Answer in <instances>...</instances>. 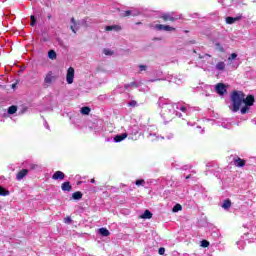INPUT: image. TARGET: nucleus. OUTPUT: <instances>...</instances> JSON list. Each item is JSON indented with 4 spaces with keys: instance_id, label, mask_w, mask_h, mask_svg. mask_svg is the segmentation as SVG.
<instances>
[{
    "instance_id": "f257e3e1",
    "label": "nucleus",
    "mask_w": 256,
    "mask_h": 256,
    "mask_svg": "<svg viewBox=\"0 0 256 256\" xmlns=\"http://www.w3.org/2000/svg\"><path fill=\"white\" fill-rule=\"evenodd\" d=\"M231 102L232 106H230V109L232 113H237V111L240 110V113L242 115H245V113L249 111L250 107H253L255 103V96L248 95L245 98V93L241 91H234L231 94ZM243 103L245 106L241 108V105H243Z\"/></svg>"
},
{
    "instance_id": "f03ea898",
    "label": "nucleus",
    "mask_w": 256,
    "mask_h": 256,
    "mask_svg": "<svg viewBox=\"0 0 256 256\" xmlns=\"http://www.w3.org/2000/svg\"><path fill=\"white\" fill-rule=\"evenodd\" d=\"M161 117L164 119L165 123H169L170 121H173L175 117H183V115L175 110V104H163Z\"/></svg>"
},
{
    "instance_id": "7ed1b4c3",
    "label": "nucleus",
    "mask_w": 256,
    "mask_h": 256,
    "mask_svg": "<svg viewBox=\"0 0 256 256\" xmlns=\"http://www.w3.org/2000/svg\"><path fill=\"white\" fill-rule=\"evenodd\" d=\"M71 23L72 25L70 26V29L73 31V33H77L80 27H91L94 21L93 19L86 17L84 19L79 20L78 22H75V18H71Z\"/></svg>"
},
{
    "instance_id": "20e7f679",
    "label": "nucleus",
    "mask_w": 256,
    "mask_h": 256,
    "mask_svg": "<svg viewBox=\"0 0 256 256\" xmlns=\"http://www.w3.org/2000/svg\"><path fill=\"white\" fill-rule=\"evenodd\" d=\"M74 79H75V69L73 67H69L66 74V81L68 85L73 84Z\"/></svg>"
},
{
    "instance_id": "39448f33",
    "label": "nucleus",
    "mask_w": 256,
    "mask_h": 256,
    "mask_svg": "<svg viewBox=\"0 0 256 256\" xmlns=\"http://www.w3.org/2000/svg\"><path fill=\"white\" fill-rule=\"evenodd\" d=\"M53 81H55V76H53V71H49L44 78V87H48Z\"/></svg>"
},
{
    "instance_id": "423d86ee",
    "label": "nucleus",
    "mask_w": 256,
    "mask_h": 256,
    "mask_svg": "<svg viewBox=\"0 0 256 256\" xmlns=\"http://www.w3.org/2000/svg\"><path fill=\"white\" fill-rule=\"evenodd\" d=\"M176 109H179V111H182V113H186V115H189L191 113L192 109L189 107L188 104H174Z\"/></svg>"
},
{
    "instance_id": "0eeeda50",
    "label": "nucleus",
    "mask_w": 256,
    "mask_h": 256,
    "mask_svg": "<svg viewBox=\"0 0 256 256\" xmlns=\"http://www.w3.org/2000/svg\"><path fill=\"white\" fill-rule=\"evenodd\" d=\"M161 18L163 19V21H177V19H181V17L179 16H175V13H166L163 14L161 16Z\"/></svg>"
},
{
    "instance_id": "6e6552de",
    "label": "nucleus",
    "mask_w": 256,
    "mask_h": 256,
    "mask_svg": "<svg viewBox=\"0 0 256 256\" xmlns=\"http://www.w3.org/2000/svg\"><path fill=\"white\" fill-rule=\"evenodd\" d=\"M241 19H243V15H241V14H239L236 17L228 16V17H226V23L228 25H233V23H236V21H241Z\"/></svg>"
},
{
    "instance_id": "1a4fd4ad",
    "label": "nucleus",
    "mask_w": 256,
    "mask_h": 256,
    "mask_svg": "<svg viewBox=\"0 0 256 256\" xmlns=\"http://www.w3.org/2000/svg\"><path fill=\"white\" fill-rule=\"evenodd\" d=\"M155 29H157L158 31H175L174 27L163 24H156Z\"/></svg>"
},
{
    "instance_id": "9d476101",
    "label": "nucleus",
    "mask_w": 256,
    "mask_h": 256,
    "mask_svg": "<svg viewBox=\"0 0 256 256\" xmlns=\"http://www.w3.org/2000/svg\"><path fill=\"white\" fill-rule=\"evenodd\" d=\"M215 91L218 95H225V93H227V88H225V84L220 83L215 86Z\"/></svg>"
},
{
    "instance_id": "9b49d317",
    "label": "nucleus",
    "mask_w": 256,
    "mask_h": 256,
    "mask_svg": "<svg viewBox=\"0 0 256 256\" xmlns=\"http://www.w3.org/2000/svg\"><path fill=\"white\" fill-rule=\"evenodd\" d=\"M28 173H29L28 169H22L21 171H19L16 175L17 181H21L22 179H25V177H27Z\"/></svg>"
},
{
    "instance_id": "f8f14e48",
    "label": "nucleus",
    "mask_w": 256,
    "mask_h": 256,
    "mask_svg": "<svg viewBox=\"0 0 256 256\" xmlns=\"http://www.w3.org/2000/svg\"><path fill=\"white\" fill-rule=\"evenodd\" d=\"M52 179H54V181H63V179H65V173H63L62 171H56L53 174Z\"/></svg>"
},
{
    "instance_id": "ddd939ff",
    "label": "nucleus",
    "mask_w": 256,
    "mask_h": 256,
    "mask_svg": "<svg viewBox=\"0 0 256 256\" xmlns=\"http://www.w3.org/2000/svg\"><path fill=\"white\" fill-rule=\"evenodd\" d=\"M233 162L236 167H245V160L241 159L239 156H235Z\"/></svg>"
},
{
    "instance_id": "4468645a",
    "label": "nucleus",
    "mask_w": 256,
    "mask_h": 256,
    "mask_svg": "<svg viewBox=\"0 0 256 256\" xmlns=\"http://www.w3.org/2000/svg\"><path fill=\"white\" fill-rule=\"evenodd\" d=\"M226 64L223 61L217 62L215 65L216 71H219L220 73H223L225 71Z\"/></svg>"
},
{
    "instance_id": "2eb2a0df",
    "label": "nucleus",
    "mask_w": 256,
    "mask_h": 256,
    "mask_svg": "<svg viewBox=\"0 0 256 256\" xmlns=\"http://www.w3.org/2000/svg\"><path fill=\"white\" fill-rule=\"evenodd\" d=\"M127 133L119 134L114 137L115 143H121V141H124V139H127Z\"/></svg>"
},
{
    "instance_id": "dca6fc26",
    "label": "nucleus",
    "mask_w": 256,
    "mask_h": 256,
    "mask_svg": "<svg viewBox=\"0 0 256 256\" xmlns=\"http://www.w3.org/2000/svg\"><path fill=\"white\" fill-rule=\"evenodd\" d=\"M133 16L136 17V15H139V11H133V10H126L124 11V13L122 14V17H129V16Z\"/></svg>"
},
{
    "instance_id": "f3484780",
    "label": "nucleus",
    "mask_w": 256,
    "mask_h": 256,
    "mask_svg": "<svg viewBox=\"0 0 256 256\" xmlns=\"http://www.w3.org/2000/svg\"><path fill=\"white\" fill-rule=\"evenodd\" d=\"M130 135H138L139 134V126L133 125L129 128Z\"/></svg>"
},
{
    "instance_id": "a211bd4d",
    "label": "nucleus",
    "mask_w": 256,
    "mask_h": 256,
    "mask_svg": "<svg viewBox=\"0 0 256 256\" xmlns=\"http://www.w3.org/2000/svg\"><path fill=\"white\" fill-rule=\"evenodd\" d=\"M98 233L102 235V237H109V235H111V232H109L107 228H99Z\"/></svg>"
},
{
    "instance_id": "6ab92c4d",
    "label": "nucleus",
    "mask_w": 256,
    "mask_h": 256,
    "mask_svg": "<svg viewBox=\"0 0 256 256\" xmlns=\"http://www.w3.org/2000/svg\"><path fill=\"white\" fill-rule=\"evenodd\" d=\"M105 31H121V26L119 25L106 26Z\"/></svg>"
},
{
    "instance_id": "aec40b11",
    "label": "nucleus",
    "mask_w": 256,
    "mask_h": 256,
    "mask_svg": "<svg viewBox=\"0 0 256 256\" xmlns=\"http://www.w3.org/2000/svg\"><path fill=\"white\" fill-rule=\"evenodd\" d=\"M61 189L62 191H68V192L71 191L72 189L71 182L62 183Z\"/></svg>"
},
{
    "instance_id": "412c9836",
    "label": "nucleus",
    "mask_w": 256,
    "mask_h": 256,
    "mask_svg": "<svg viewBox=\"0 0 256 256\" xmlns=\"http://www.w3.org/2000/svg\"><path fill=\"white\" fill-rule=\"evenodd\" d=\"M72 198H73L75 201H79V199H83V193H81L80 191L74 192V193L72 194Z\"/></svg>"
},
{
    "instance_id": "4be33fe9",
    "label": "nucleus",
    "mask_w": 256,
    "mask_h": 256,
    "mask_svg": "<svg viewBox=\"0 0 256 256\" xmlns=\"http://www.w3.org/2000/svg\"><path fill=\"white\" fill-rule=\"evenodd\" d=\"M219 3L223 5V7H231L233 4V0H218Z\"/></svg>"
},
{
    "instance_id": "5701e85b",
    "label": "nucleus",
    "mask_w": 256,
    "mask_h": 256,
    "mask_svg": "<svg viewBox=\"0 0 256 256\" xmlns=\"http://www.w3.org/2000/svg\"><path fill=\"white\" fill-rule=\"evenodd\" d=\"M222 209H231V200L226 199L224 200L223 204H222Z\"/></svg>"
},
{
    "instance_id": "b1692460",
    "label": "nucleus",
    "mask_w": 256,
    "mask_h": 256,
    "mask_svg": "<svg viewBox=\"0 0 256 256\" xmlns=\"http://www.w3.org/2000/svg\"><path fill=\"white\" fill-rule=\"evenodd\" d=\"M48 57L49 59H52V61L57 59V52H55V50H49Z\"/></svg>"
},
{
    "instance_id": "393cba45",
    "label": "nucleus",
    "mask_w": 256,
    "mask_h": 256,
    "mask_svg": "<svg viewBox=\"0 0 256 256\" xmlns=\"http://www.w3.org/2000/svg\"><path fill=\"white\" fill-rule=\"evenodd\" d=\"M151 217H153V213L149 210H145L142 215V219H151Z\"/></svg>"
},
{
    "instance_id": "a878e982",
    "label": "nucleus",
    "mask_w": 256,
    "mask_h": 256,
    "mask_svg": "<svg viewBox=\"0 0 256 256\" xmlns=\"http://www.w3.org/2000/svg\"><path fill=\"white\" fill-rule=\"evenodd\" d=\"M7 195H9V190L0 186V196L1 197H7Z\"/></svg>"
},
{
    "instance_id": "bb28decb",
    "label": "nucleus",
    "mask_w": 256,
    "mask_h": 256,
    "mask_svg": "<svg viewBox=\"0 0 256 256\" xmlns=\"http://www.w3.org/2000/svg\"><path fill=\"white\" fill-rule=\"evenodd\" d=\"M182 209H183V206H181V204H176L172 208V211H173V213H179V211H182Z\"/></svg>"
},
{
    "instance_id": "cd10ccee",
    "label": "nucleus",
    "mask_w": 256,
    "mask_h": 256,
    "mask_svg": "<svg viewBox=\"0 0 256 256\" xmlns=\"http://www.w3.org/2000/svg\"><path fill=\"white\" fill-rule=\"evenodd\" d=\"M15 113H17V106H10L8 108V114L9 115H15Z\"/></svg>"
},
{
    "instance_id": "c85d7f7f",
    "label": "nucleus",
    "mask_w": 256,
    "mask_h": 256,
    "mask_svg": "<svg viewBox=\"0 0 256 256\" xmlns=\"http://www.w3.org/2000/svg\"><path fill=\"white\" fill-rule=\"evenodd\" d=\"M28 169H30V171H37L38 169H41V166L37 164H29Z\"/></svg>"
},
{
    "instance_id": "c756f323",
    "label": "nucleus",
    "mask_w": 256,
    "mask_h": 256,
    "mask_svg": "<svg viewBox=\"0 0 256 256\" xmlns=\"http://www.w3.org/2000/svg\"><path fill=\"white\" fill-rule=\"evenodd\" d=\"M215 47L217 51H220V53H225V48L223 47V45H221V43H216Z\"/></svg>"
},
{
    "instance_id": "7c9ffc66",
    "label": "nucleus",
    "mask_w": 256,
    "mask_h": 256,
    "mask_svg": "<svg viewBox=\"0 0 256 256\" xmlns=\"http://www.w3.org/2000/svg\"><path fill=\"white\" fill-rule=\"evenodd\" d=\"M81 113H82V115H89V113H91V108H89V107H82Z\"/></svg>"
},
{
    "instance_id": "2f4dec72",
    "label": "nucleus",
    "mask_w": 256,
    "mask_h": 256,
    "mask_svg": "<svg viewBox=\"0 0 256 256\" xmlns=\"http://www.w3.org/2000/svg\"><path fill=\"white\" fill-rule=\"evenodd\" d=\"M148 139H150V141H157V139H159V136H157L156 133H150L148 135Z\"/></svg>"
},
{
    "instance_id": "473e14b6",
    "label": "nucleus",
    "mask_w": 256,
    "mask_h": 256,
    "mask_svg": "<svg viewBox=\"0 0 256 256\" xmlns=\"http://www.w3.org/2000/svg\"><path fill=\"white\" fill-rule=\"evenodd\" d=\"M129 87H139V83H137V82H131V83H129V84H125V85H124V88H125V89H129Z\"/></svg>"
},
{
    "instance_id": "72a5a7b5",
    "label": "nucleus",
    "mask_w": 256,
    "mask_h": 256,
    "mask_svg": "<svg viewBox=\"0 0 256 256\" xmlns=\"http://www.w3.org/2000/svg\"><path fill=\"white\" fill-rule=\"evenodd\" d=\"M237 245H238V249H241V250L245 249V241L240 240L237 242Z\"/></svg>"
},
{
    "instance_id": "f704fd0d",
    "label": "nucleus",
    "mask_w": 256,
    "mask_h": 256,
    "mask_svg": "<svg viewBox=\"0 0 256 256\" xmlns=\"http://www.w3.org/2000/svg\"><path fill=\"white\" fill-rule=\"evenodd\" d=\"M30 19H31V27H35V25H37V18H35L33 15L30 16Z\"/></svg>"
},
{
    "instance_id": "c9c22d12",
    "label": "nucleus",
    "mask_w": 256,
    "mask_h": 256,
    "mask_svg": "<svg viewBox=\"0 0 256 256\" xmlns=\"http://www.w3.org/2000/svg\"><path fill=\"white\" fill-rule=\"evenodd\" d=\"M234 59H237V53H232L229 58H228V62L231 64V62L234 60Z\"/></svg>"
},
{
    "instance_id": "e433bc0d",
    "label": "nucleus",
    "mask_w": 256,
    "mask_h": 256,
    "mask_svg": "<svg viewBox=\"0 0 256 256\" xmlns=\"http://www.w3.org/2000/svg\"><path fill=\"white\" fill-rule=\"evenodd\" d=\"M128 107H137V101L131 100V101L128 103Z\"/></svg>"
},
{
    "instance_id": "4c0bfd02",
    "label": "nucleus",
    "mask_w": 256,
    "mask_h": 256,
    "mask_svg": "<svg viewBox=\"0 0 256 256\" xmlns=\"http://www.w3.org/2000/svg\"><path fill=\"white\" fill-rule=\"evenodd\" d=\"M103 53H104V55H113V51H111L110 49H107V48H105L103 50Z\"/></svg>"
},
{
    "instance_id": "58836bf2",
    "label": "nucleus",
    "mask_w": 256,
    "mask_h": 256,
    "mask_svg": "<svg viewBox=\"0 0 256 256\" xmlns=\"http://www.w3.org/2000/svg\"><path fill=\"white\" fill-rule=\"evenodd\" d=\"M199 59H209V58H211V55H209V54H204V55H201V54H199Z\"/></svg>"
},
{
    "instance_id": "ea45409f",
    "label": "nucleus",
    "mask_w": 256,
    "mask_h": 256,
    "mask_svg": "<svg viewBox=\"0 0 256 256\" xmlns=\"http://www.w3.org/2000/svg\"><path fill=\"white\" fill-rule=\"evenodd\" d=\"M136 185L139 187L141 185H145V180L140 179V180H136Z\"/></svg>"
},
{
    "instance_id": "a19ab883",
    "label": "nucleus",
    "mask_w": 256,
    "mask_h": 256,
    "mask_svg": "<svg viewBox=\"0 0 256 256\" xmlns=\"http://www.w3.org/2000/svg\"><path fill=\"white\" fill-rule=\"evenodd\" d=\"M201 247H209V241H207V240H202V241H201Z\"/></svg>"
},
{
    "instance_id": "79ce46f5",
    "label": "nucleus",
    "mask_w": 256,
    "mask_h": 256,
    "mask_svg": "<svg viewBox=\"0 0 256 256\" xmlns=\"http://www.w3.org/2000/svg\"><path fill=\"white\" fill-rule=\"evenodd\" d=\"M72 219H71V217H66L65 219H64V223H66L67 225H70V223H72Z\"/></svg>"
},
{
    "instance_id": "37998d69",
    "label": "nucleus",
    "mask_w": 256,
    "mask_h": 256,
    "mask_svg": "<svg viewBox=\"0 0 256 256\" xmlns=\"http://www.w3.org/2000/svg\"><path fill=\"white\" fill-rule=\"evenodd\" d=\"M138 67H139V69H140V73H141L142 71H147V65H139Z\"/></svg>"
},
{
    "instance_id": "c03bdc74",
    "label": "nucleus",
    "mask_w": 256,
    "mask_h": 256,
    "mask_svg": "<svg viewBox=\"0 0 256 256\" xmlns=\"http://www.w3.org/2000/svg\"><path fill=\"white\" fill-rule=\"evenodd\" d=\"M158 253L159 255H165V248L164 247L159 248Z\"/></svg>"
},
{
    "instance_id": "a18cd8bd",
    "label": "nucleus",
    "mask_w": 256,
    "mask_h": 256,
    "mask_svg": "<svg viewBox=\"0 0 256 256\" xmlns=\"http://www.w3.org/2000/svg\"><path fill=\"white\" fill-rule=\"evenodd\" d=\"M192 17H193L194 19H197V17H199V14H198V13H194V14L192 15Z\"/></svg>"
},
{
    "instance_id": "49530a36",
    "label": "nucleus",
    "mask_w": 256,
    "mask_h": 256,
    "mask_svg": "<svg viewBox=\"0 0 256 256\" xmlns=\"http://www.w3.org/2000/svg\"><path fill=\"white\" fill-rule=\"evenodd\" d=\"M44 126L46 127V129H49V123H47V121L44 122Z\"/></svg>"
},
{
    "instance_id": "de8ad7c7",
    "label": "nucleus",
    "mask_w": 256,
    "mask_h": 256,
    "mask_svg": "<svg viewBox=\"0 0 256 256\" xmlns=\"http://www.w3.org/2000/svg\"><path fill=\"white\" fill-rule=\"evenodd\" d=\"M167 139H173V134L168 135Z\"/></svg>"
},
{
    "instance_id": "09e8293b",
    "label": "nucleus",
    "mask_w": 256,
    "mask_h": 256,
    "mask_svg": "<svg viewBox=\"0 0 256 256\" xmlns=\"http://www.w3.org/2000/svg\"><path fill=\"white\" fill-rule=\"evenodd\" d=\"M239 67V64L234 65V69H237Z\"/></svg>"
},
{
    "instance_id": "8fccbe9b",
    "label": "nucleus",
    "mask_w": 256,
    "mask_h": 256,
    "mask_svg": "<svg viewBox=\"0 0 256 256\" xmlns=\"http://www.w3.org/2000/svg\"><path fill=\"white\" fill-rule=\"evenodd\" d=\"M186 179H191V175L186 176Z\"/></svg>"
},
{
    "instance_id": "3c124183",
    "label": "nucleus",
    "mask_w": 256,
    "mask_h": 256,
    "mask_svg": "<svg viewBox=\"0 0 256 256\" xmlns=\"http://www.w3.org/2000/svg\"><path fill=\"white\" fill-rule=\"evenodd\" d=\"M90 183H95V179H91Z\"/></svg>"
},
{
    "instance_id": "603ef678",
    "label": "nucleus",
    "mask_w": 256,
    "mask_h": 256,
    "mask_svg": "<svg viewBox=\"0 0 256 256\" xmlns=\"http://www.w3.org/2000/svg\"><path fill=\"white\" fill-rule=\"evenodd\" d=\"M136 25H141V22H137Z\"/></svg>"
},
{
    "instance_id": "864d4df0",
    "label": "nucleus",
    "mask_w": 256,
    "mask_h": 256,
    "mask_svg": "<svg viewBox=\"0 0 256 256\" xmlns=\"http://www.w3.org/2000/svg\"><path fill=\"white\" fill-rule=\"evenodd\" d=\"M48 19H51V15H48Z\"/></svg>"
},
{
    "instance_id": "5fc2aeb1",
    "label": "nucleus",
    "mask_w": 256,
    "mask_h": 256,
    "mask_svg": "<svg viewBox=\"0 0 256 256\" xmlns=\"http://www.w3.org/2000/svg\"><path fill=\"white\" fill-rule=\"evenodd\" d=\"M194 53H197V51H196V50H194Z\"/></svg>"
},
{
    "instance_id": "6e6d98bb",
    "label": "nucleus",
    "mask_w": 256,
    "mask_h": 256,
    "mask_svg": "<svg viewBox=\"0 0 256 256\" xmlns=\"http://www.w3.org/2000/svg\"><path fill=\"white\" fill-rule=\"evenodd\" d=\"M161 139H165V137H161Z\"/></svg>"
},
{
    "instance_id": "4d7b16f0",
    "label": "nucleus",
    "mask_w": 256,
    "mask_h": 256,
    "mask_svg": "<svg viewBox=\"0 0 256 256\" xmlns=\"http://www.w3.org/2000/svg\"><path fill=\"white\" fill-rule=\"evenodd\" d=\"M255 125H256V122H255Z\"/></svg>"
},
{
    "instance_id": "13d9d810",
    "label": "nucleus",
    "mask_w": 256,
    "mask_h": 256,
    "mask_svg": "<svg viewBox=\"0 0 256 256\" xmlns=\"http://www.w3.org/2000/svg\"><path fill=\"white\" fill-rule=\"evenodd\" d=\"M0 209H1V206H0Z\"/></svg>"
}]
</instances>
